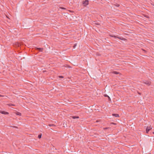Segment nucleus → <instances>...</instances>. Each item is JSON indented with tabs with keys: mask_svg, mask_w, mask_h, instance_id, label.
<instances>
[{
	"mask_svg": "<svg viewBox=\"0 0 154 154\" xmlns=\"http://www.w3.org/2000/svg\"><path fill=\"white\" fill-rule=\"evenodd\" d=\"M152 128L151 126H147L146 128V133H148V132Z\"/></svg>",
	"mask_w": 154,
	"mask_h": 154,
	"instance_id": "f257e3e1",
	"label": "nucleus"
},
{
	"mask_svg": "<svg viewBox=\"0 0 154 154\" xmlns=\"http://www.w3.org/2000/svg\"><path fill=\"white\" fill-rule=\"evenodd\" d=\"M83 4L84 6H86L88 4V0H85V1H83Z\"/></svg>",
	"mask_w": 154,
	"mask_h": 154,
	"instance_id": "f03ea898",
	"label": "nucleus"
},
{
	"mask_svg": "<svg viewBox=\"0 0 154 154\" xmlns=\"http://www.w3.org/2000/svg\"><path fill=\"white\" fill-rule=\"evenodd\" d=\"M0 113L2 114H4L5 115L6 114H8L9 113L8 112H5V111H0Z\"/></svg>",
	"mask_w": 154,
	"mask_h": 154,
	"instance_id": "7ed1b4c3",
	"label": "nucleus"
},
{
	"mask_svg": "<svg viewBox=\"0 0 154 154\" xmlns=\"http://www.w3.org/2000/svg\"><path fill=\"white\" fill-rule=\"evenodd\" d=\"M144 83L148 85H150L151 84V82L149 81H146Z\"/></svg>",
	"mask_w": 154,
	"mask_h": 154,
	"instance_id": "20e7f679",
	"label": "nucleus"
},
{
	"mask_svg": "<svg viewBox=\"0 0 154 154\" xmlns=\"http://www.w3.org/2000/svg\"><path fill=\"white\" fill-rule=\"evenodd\" d=\"M36 50H39L40 51H42L43 50V49L42 48H36Z\"/></svg>",
	"mask_w": 154,
	"mask_h": 154,
	"instance_id": "39448f33",
	"label": "nucleus"
},
{
	"mask_svg": "<svg viewBox=\"0 0 154 154\" xmlns=\"http://www.w3.org/2000/svg\"><path fill=\"white\" fill-rule=\"evenodd\" d=\"M112 116H115L116 117H119V115L118 114H113Z\"/></svg>",
	"mask_w": 154,
	"mask_h": 154,
	"instance_id": "423d86ee",
	"label": "nucleus"
},
{
	"mask_svg": "<svg viewBox=\"0 0 154 154\" xmlns=\"http://www.w3.org/2000/svg\"><path fill=\"white\" fill-rule=\"evenodd\" d=\"M16 114L17 115L20 116H21V114L20 113L18 112H16Z\"/></svg>",
	"mask_w": 154,
	"mask_h": 154,
	"instance_id": "0eeeda50",
	"label": "nucleus"
},
{
	"mask_svg": "<svg viewBox=\"0 0 154 154\" xmlns=\"http://www.w3.org/2000/svg\"><path fill=\"white\" fill-rule=\"evenodd\" d=\"M72 118L73 119H75V118H79V117L78 116H72Z\"/></svg>",
	"mask_w": 154,
	"mask_h": 154,
	"instance_id": "6e6552de",
	"label": "nucleus"
},
{
	"mask_svg": "<svg viewBox=\"0 0 154 154\" xmlns=\"http://www.w3.org/2000/svg\"><path fill=\"white\" fill-rule=\"evenodd\" d=\"M113 73L115 74H119V72H113Z\"/></svg>",
	"mask_w": 154,
	"mask_h": 154,
	"instance_id": "1a4fd4ad",
	"label": "nucleus"
},
{
	"mask_svg": "<svg viewBox=\"0 0 154 154\" xmlns=\"http://www.w3.org/2000/svg\"><path fill=\"white\" fill-rule=\"evenodd\" d=\"M41 136H42V134H39V135H38V138H41Z\"/></svg>",
	"mask_w": 154,
	"mask_h": 154,
	"instance_id": "9d476101",
	"label": "nucleus"
},
{
	"mask_svg": "<svg viewBox=\"0 0 154 154\" xmlns=\"http://www.w3.org/2000/svg\"><path fill=\"white\" fill-rule=\"evenodd\" d=\"M104 96H105V97H109V99H110V97H109L107 95H104Z\"/></svg>",
	"mask_w": 154,
	"mask_h": 154,
	"instance_id": "9b49d317",
	"label": "nucleus"
},
{
	"mask_svg": "<svg viewBox=\"0 0 154 154\" xmlns=\"http://www.w3.org/2000/svg\"><path fill=\"white\" fill-rule=\"evenodd\" d=\"M59 77H60V78H63V76H59Z\"/></svg>",
	"mask_w": 154,
	"mask_h": 154,
	"instance_id": "f8f14e48",
	"label": "nucleus"
},
{
	"mask_svg": "<svg viewBox=\"0 0 154 154\" xmlns=\"http://www.w3.org/2000/svg\"><path fill=\"white\" fill-rule=\"evenodd\" d=\"M62 8V9H65V8Z\"/></svg>",
	"mask_w": 154,
	"mask_h": 154,
	"instance_id": "ddd939ff",
	"label": "nucleus"
},
{
	"mask_svg": "<svg viewBox=\"0 0 154 154\" xmlns=\"http://www.w3.org/2000/svg\"><path fill=\"white\" fill-rule=\"evenodd\" d=\"M14 105L13 104H11V105H10V106H13Z\"/></svg>",
	"mask_w": 154,
	"mask_h": 154,
	"instance_id": "4468645a",
	"label": "nucleus"
},
{
	"mask_svg": "<svg viewBox=\"0 0 154 154\" xmlns=\"http://www.w3.org/2000/svg\"><path fill=\"white\" fill-rule=\"evenodd\" d=\"M76 46V45H75L74 46V47H75V46Z\"/></svg>",
	"mask_w": 154,
	"mask_h": 154,
	"instance_id": "2eb2a0df",
	"label": "nucleus"
},
{
	"mask_svg": "<svg viewBox=\"0 0 154 154\" xmlns=\"http://www.w3.org/2000/svg\"><path fill=\"white\" fill-rule=\"evenodd\" d=\"M124 39H124V38H122V40H124Z\"/></svg>",
	"mask_w": 154,
	"mask_h": 154,
	"instance_id": "dca6fc26",
	"label": "nucleus"
},
{
	"mask_svg": "<svg viewBox=\"0 0 154 154\" xmlns=\"http://www.w3.org/2000/svg\"><path fill=\"white\" fill-rule=\"evenodd\" d=\"M119 38V39H121V38Z\"/></svg>",
	"mask_w": 154,
	"mask_h": 154,
	"instance_id": "f3484780",
	"label": "nucleus"
},
{
	"mask_svg": "<svg viewBox=\"0 0 154 154\" xmlns=\"http://www.w3.org/2000/svg\"><path fill=\"white\" fill-rule=\"evenodd\" d=\"M1 96V95H0V96Z\"/></svg>",
	"mask_w": 154,
	"mask_h": 154,
	"instance_id": "a211bd4d",
	"label": "nucleus"
}]
</instances>
